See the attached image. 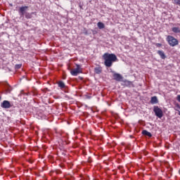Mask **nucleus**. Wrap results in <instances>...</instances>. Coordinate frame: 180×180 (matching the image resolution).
<instances>
[{
    "label": "nucleus",
    "mask_w": 180,
    "mask_h": 180,
    "mask_svg": "<svg viewBox=\"0 0 180 180\" xmlns=\"http://www.w3.org/2000/svg\"><path fill=\"white\" fill-rule=\"evenodd\" d=\"M103 58L104 60V65L108 68L112 67V65H113V63L117 60V57L115 53H105L103 54Z\"/></svg>",
    "instance_id": "f257e3e1"
},
{
    "label": "nucleus",
    "mask_w": 180,
    "mask_h": 180,
    "mask_svg": "<svg viewBox=\"0 0 180 180\" xmlns=\"http://www.w3.org/2000/svg\"><path fill=\"white\" fill-rule=\"evenodd\" d=\"M166 40L169 46H170L171 47H175V46H178L179 43L178 39L171 35L167 36Z\"/></svg>",
    "instance_id": "f03ea898"
},
{
    "label": "nucleus",
    "mask_w": 180,
    "mask_h": 180,
    "mask_svg": "<svg viewBox=\"0 0 180 180\" xmlns=\"http://www.w3.org/2000/svg\"><path fill=\"white\" fill-rule=\"evenodd\" d=\"M153 112L155 114V116L159 119H161L164 116V112H162V110L160 108V107L155 105L153 107Z\"/></svg>",
    "instance_id": "7ed1b4c3"
},
{
    "label": "nucleus",
    "mask_w": 180,
    "mask_h": 180,
    "mask_svg": "<svg viewBox=\"0 0 180 180\" xmlns=\"http://www.w3.org/2000/svg\"><path fill=\"white\" fill-rule=\"evenodd\" d=\"M76 67H77L76 68H75L70 71V74L73 77H77V75H78V74H82V68H81V65H76Z\"/></svg>",
    "instance_id": "20e7f679"
},
{
    "label": "nucleus",
    "mask_w": 180,
    "mask_h": 180,
    "mask_svg": "<svg viewBox=\"0 0 180 180\" xmlns=\"http://www.w3.org/2000/svg\"><path fill=\"white\" fill-rule=\"evenodd\" d=\"M27 6H22L20 7L19 10H18V13L20 16V18H24V16L26 15V13H27V12H26V11H27Z\"/></svg>",
    "instance_id": "39448f33"
},
{
    "label": "nucleus",
    "mask_w": 180,
    "mask_h": 180,
    "mask_svg": "<svg viewBox=\"0 0 180 180\" xmlns=\"http://www.w3.org/2000/svg\"><path fill=\"white\" fill-rule=\"evenodd\" d=\"M1 108H3V109H9L12 108V104L8 101L5 100L1 103Z\"/></svg>",
    "instance_id": "423d86ee"
},
{
    "label": "nucleus",
    "mask_w": 180,
    "mask_h": 180,
    "mask_svg": "<svg viewBox=\"0 0 180 180\" xmlns=\"http://www.w3.org/2000/svg\"><path fill=\"white\" fill-rule=\"evenodd\" d=\"M114 79L118 82H122L123 81V76L119 73L115 72L112 75Z\"/></svg>",
    "instance_id": "0eeeda50"
},
{
    "label": "nucleus",
    "mask_w": 180,
    "mask_h": 180,
    "mask_svg": "<svg viewBox=\"0 0 180 180\" xmlns=\"http://www.w3.org/2000/svg\"><path fill=\"white\" fill-rule=\"evenodd\" d=\"M158 103V98H157V96H153L150 98V103L152 105H155V103Z\"/></svg>",
    "instance_id": "6e6552de"
},
{
    "label": "nucleus",
    "mask_w": 180,
    "mask_h": 180,
    "mask_svg": "<svg viewBox=\"0 0 180 180\" xmlns=\"http://www.w3.org/2000/svg\"><path fill=\"white\" fill-rule=\"evenodd\" d=\"M158 54L160 55V58L162 60H165V58H167L165 53L162 51H158Z\"/></svg>",
    "instance_id": "1a4fd4ad"
},
{
    "label": "nucleus",
    "mask_w": 180,
    "mask_h": 180,
    "mask_svg": "<svg viewBox=\"0 0 180 180\" xmlns=\"http://www.w3.org/2000/svg\"><path fill=\"white\" fill-rule=\"evenodd\" d=\"M142 134L143 136H148V137H153V134H151V133H150L147 130H143L142 131Z\"/></svg>",
    "instance_id": "9d476101"
},
{
    "label": "nucleus",
    "mask_w": 180,
    "mask_h": 180,
    "mask_svg": "<svg viewBox=\"0 0 180 180\" xmlns=\"http://www.w3.org/2000/svg\"><path fill=\"white\" fill-rule=\"evenodd\" d=\"M12 91V86H11L9 84H7L6 86V94H11Z\"/></svg>",
    "instance_id": "9b49d317"
},
{
    "label": "nucleus",
    "mask_w": 180,
    "mask_h": 180,
    "mask_svg": "<svg viewBox=\"0 0 180 180\" xmlns=\"http://www.w3.org/2000/svg\"><path fill=\"white\" fill-rule=\"evenodd\" d=\"M97 26H98V29H101V30L105 29V24L102 22H98L97 23Z\"/></svg>",
    "instance_id": "f8f14e48"
},
{
    "label": "nucleus",
    "mask_w": 180,
    "mask_h": 180,
    "mask_svg": "<svg viewBox=\"0 0 180 180\" xmlns=\"http://www.w3.org/2000/svg\"><path fill=\"white\" fill-rule=\"evenodd\" d=\"M58 85L60 89H64V88H65V84H64L63 81L58 82Z\"/></svg>",
    "instance_id": "ddd939ff"
},
{
    "label": "nucleus",
    "mask_w": 180,
    "mask_h": 180,
    "mask_svg": "<svg viewBox=\"0 0 180 180\" xmlns=\"http://www.w3.org/2000/svg\"><path fill=\"white\" fill-rule=\"evenodd\" d=\"M33 13H25V15L24 16L26 18V19H32V15H33Z\"/></svg>",
    "instance_id": "4468645a"
},
{
    "label": "nucleus",
    "mask_w": 180,
    "mask_h": 180,
    "mask_svg": "<svg viewBox=\"0 0 180 180\" xmlns=\"http://www.w3.org/2000/svg\"><path fill=\"white\" fill-rule=\"evenodd\" d=\"M94 72L96 74H101V72H102V68H99V67L95 68Z\"/></svg>",
    "instance_id": "2eb2a0df"
},
{
    "label": "nucleus",
    "mask_w": 180,
    "mask_h": 180,
    "mask_svg": "<svg viewBox=\"0 0 180 180\" xmlns=\"http://www.w3.org/2000/svg\"><path fill=\"white\" fill-rule=\"evenodd\" d=\"M172 30L174 33H180L179 27H174L172 28Z\"/></svg>",
    "instance_id": "dca6fc26"
},
{
    "label": "nucleus",
    "mask_w": 180,
    "mask_h": 180,
    "mask_svg": "<svg viewBox=\"0 0 180 180\" xmlns=\"http://www.w3.org/2000/svg\"><path fill=\"white\" fill-rule=\"evenodd\" d=\"M174 110L179 112V115L180 116V105L179 104H175Z\"/></svg>",
    "instance_id": "f3484780"
},
{
    "label": "nucleus",
    "mask_w": 180,
    "mask_h": 180,
    "mask_svg": "<svg viewBox=\"0 0 180 180\" xmlns=\"http://www.w3.org/2000/svg\"><path fill=\"white\" fill-rule=\"evenodd\" d=\"M173 4L179 5V6H180V0H173Z\"/></svg>",
    "instance_id": "a211bd4d"
},
{
    "label": "nucleus",
    "mask_w": 180,
    "mask_h": 180,
    "mask_svg": "<svg viewBox=\"0 0 180 180\" xmlns=\"http://www.w3.org/2000/svg\"><path fill=\"white\" fill-rule=\"evenodd\" d=\"M21 67H22V65H20V64H19V65H15V68L16 70H19V68H21Z\"/></svg>",
    "instance_id": "6ab92c4d"
},
{
    "label": "nucleus",
    "mask_w": 180,
    "mask_h": 180,
    "mask_svg": "<svg viewBox=\"0 0 180 180\" xmlns=\"http://www.w3.org/2000/svg\"><path fill=\"white\" fill-rule=\"evenodd\" d=\"M176 99H177L178 102H180V95L177 96Z\"/></svg>",
    "instance_id": "aec40b11"
},
{
    "label": "nucleus",
    "mask_w": 180,
    "mask_h": 180,
    "mask_svg": "<svg viewBox=\"0 0 180 180\" xmlns=\"http://www.w3.org/2000/svg\"><path fill=\"white\" fill-rule=\"evenodd\" d=\"M157 47H161V44H156Z\"/></svg>",
    "instance_id": "412c9836"
},
{
    "label": "nucleus",
    "mask_w": 180,
    "mask_h": 180,
    "mask_svg": "<svg viewBox=\"0 0 180 180\" xmlns=\"http://www.w3.org/2000/svg\"><path fill=\"white\" fill-rule=\"evenodd\" d=\"M80 8H82V6H79Z\"/></svg>",
    "instance_id": "4be33fe9"
},
{
    "label": "nucleus",
    "mask_w": 180,
    "mask_h": 180,
    "mask_svg": "<svg viewBox=\"0 0 180 180\" xmlns=\"http://www.w3.org/2000/svg\"><path fill=\"white\" fill-rule=\"evenodd\" d=\"M1 97L0 96V101H1Z\"/></svg>",
    "instance_id": "5701e85b"
}]
</instances>
